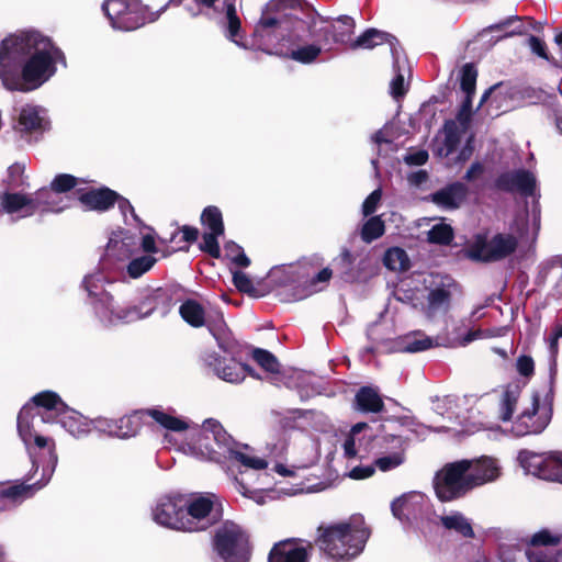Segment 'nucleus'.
<instances>
[{
    "label": "nucleus",
    "mask_w": 562,
    "mask_h": 562,
    "mask_svg": "<svg viewBox=\"0 0 562 562\" xmlns=\"http://www.w3.org/2000/svg\"><path fill=\"white\" fill-rule=\"evenodd\" d=\"M367 428L368 425L366 423H358L352 426L350 431L345 436L341 448L344 458L348 461L356 460L359 457L360 448L362 446L360 434Z\"/></svg>",
    "instance_id": "obj_42"
},
{
    "label": "nucleus",
    "mask_w": 562,
    "mask_h": 562,
    "mask_svg": "<svg viewBox=\"0 0 562 562\" xmlns=\"http://www.w3.org/2000/svg\"><path fill=\"white\" fill-rule=\"evenodd\" d=\"M383 263L389 270L395 272L406 271L411 267L408 255L400 247L389 248L384 254Z\"/></svg>",
    "instance_id": "obj_46"
},
{
    "label": "nucleus",
    "mask_w": 562,
    "mask_h": 562,
    "mask_svg": "<svg viewBox=\"0 0 562 562\" xmlns=\"http://www.w3.org/2000/svg\"><path fill=\"white\" fill-rule=\"evenodd\" d=\"M223 29L225 37L243 49H248L249 46L245 40L244 32L241 31V22L236 12L234 3L225 4V14L223 20Z\"/></svg>",
    "instance_id": "obj_32"
},
{
    "label": "nucleus",
    "mask_w": 562,
    "mask_h": 562,
    "mask_svg": "<svg viewBox=\"0 0 562 562\" xmlns=\"http://www.w3.org/2000/svg\"><path fill=\"white\" fill-rule=\"evenodd\" d=\"M224 258L238 268H247L250 265L244 249L234 241L224 245Z\"/></svg>",
    "instance_id": "obj_52"
},
{
    "label": "nucleus",
    "mask_w": 562,
    "mask_h": 562,
    "mask_svg": "<svg viewBox=\"0 0 562 562\" xmlns=\"http://www.w3.org/2000/svg\"><path fill=\"white\" fill-rule=\"evenodd\" d=\"M384 232L385 225L381 216H372L363 223L360 235L364 243L370 244L380 238Z\"/></svg>",
    "instance_id": "obj_48"
},
{
    "label": "nucleus",
    "mask_w": 562,
    "mask_h": 562,
    "mask_svg": "<svg viewBox=\"0 0 562 562\" xmlns=\"http://www.w3.org/2000/svg\"><path fill=\"white\" fill-rule=\"evenodd\" d=\"M437 346L434 338L422 331H412L398 337L394 342V350L397 352H420Z\"/></svg>",
    "instance_id": "obj_34"
},
{
    "label": "nucleus",
    "mask_w": 562,
    "mask_h": 562,
    "mask_svg": "<svg viewBox=\"0 0 562 562\" xmlns=\"http://www.w3.org/2000/svg\"><path fill=\"white\" fill-rule=\"evenodd\" d=\"M190 439L183 442L180 450L190 457L199 460H213L216 457L214 447L210 443V439L218 447H228L231 436L216 419L209 418L203 422L201 428L193 427L191 423Z\"/></svg>",
    "instance_id": "obj_10"
},
{
    "label": "nucleus",
    "mask_w": 562,
    "mask_h": 562,
    "mask_svg": "<svg viewBox=\"0 0 562 562\" xmlns=\"http://www.w3.org/2000/svg\"><path fill=\"white\" fill-rule=\"evenodd\" d=\"M374 472V465H358L348 472V476L352 480H363L372 476Z\"/></svg>",
    "instance_id": "obj_63"
},
{
    "label": "nucleus",
    "mask_w": 562,
    "mask_h": 562,
    "mask_svg": "<svg viewBox=\"0 0 562 562\" xmlns=\"http://www.w3.org/2000/svg\"><path fill=\"white\" fill-rule=\"evenodd\" d=\"M387 43L390 45V49L392 56L397 54V48L395 45V38L387 33L381 32L376 29H369L364 33H362L357 40L351 42L350 47L352 49L363 48L371 49L378 45H382Z\"/></svg>",
    "instance_id": "obj_37"
},
{
    "label": "nucleus",
    "mask_w": 562,
    "mask_h": 562,
    "mask_svg": "<svg viewBox=\"0 0 562 562\" xmlns=\"http://www.w3.org/2000/svg\"><path fill=\"white\" fill-rule=\"evenodd\" d=\"M561 541V535L559 533H552L551 531L547 529H542L538 532H536L531 538L529 543L531 546H551L557 544Z\"/></svg>",
    "instance_id": "obj_58"
},
{
    "label": "nucleus",
    "mask_w": 562,
    "mask_h": 562,
    "mask_svg": "<svg viewBox=\"0 0 562 562\" xmlns=\"http://www.w3.org/2000/svg\"><path fill=\"white\" fill-rule=\"evenodd\" d=\"M357 408L366 413H379L383 409V401L378 390L363 386L356 395Z\"/></svg>",
    "instance_id": "obj_41"
},
{
    "label": "nucleus",
    "mask_w": 562,
    "mask_h": 562,
    "mask_svg": "<svg viewBox=\"0 0 562 562\" xmlns=\"http://www.w3.org/2000/svg\"><path fill=\"white\" fill-rule=\"evenodd\" d=\"M337 25H333V30L327 27L321 29L324 32L325 38L331 33L333 40L336 43H347L355 29V21L347 15L337 19Z\"/></svg>",
    "instance_id": "obj_47"
},
{
    "label": "nucleus",
    "mask_w": 562,
    "mask_h": 562,
    "mask_svg": "<svg viewBox=\"0 0 562 562\" xmlns=\"http://www.w3.org/2000/svg\"><path fill=\"white\" fill-rule=\"evenodd\" d=\"M552 406L551 387L532 392L522 404L520 414L512 422L510 432L516 437L541 434L551 422Z\"/></svg>",
    "instance_id": "obj_7"
},
{
    "label": "nucleus",
    "mask_w": 562,
    "mask_h": 562,
    "mask_svg": "<svg viewBox=\"0 0 562 562\" xmlns=\"http://www.w3.org/2000/svg\"><path fill=\"white\" fill-rule=\"evenodd\" d=\"M36 400L55 409V424H59L72 437L83 438L92 431L91 419L69 408L55 392H41Z\"/></svg>",
    "instance_id": "obj_16"
},
{
    "label": "nucleus",
    "mask_w": 562,
    "mask_h": 562,
    "mask_svg": "<svg viewBox=\"0 0 562 562\" xmlns=\"http://www.w3.org/2000/svg\"><path fill=\"white\" fill-rule=\"evenodd\" d=\"M92 430L106 434L109 436L117 437V424L116 419H110L105 417H98L91 419Z\"/></svg>",
    "instance_id": "obj_59"
},
{
    "label": "nucleus",
    "mask_w": 562,
    "mask_h": 562,
    "mask_svg": "<svg viewBox=\"0 0 562 562\" xmlns=\"http://www.w3.org/2000/svg\"><path fill=\"white\" fill-rule=\"evenodd\" d=\"M203 361L220 379L229 383L243 381L247 373L252 375L251 370L247 366L238 363L233 359L226 362V359L221 358L216 352L205 353Z\"/></svg>",
    "instance_id": "obj_24"
},
{
    "label": "nucleus",
    "mask_w": 562,
    "mask_h": 562,
    "mask_svg": "<svg viewBox=\"0 0 562 562\" xmlns=\"http://www.w3.org/2000/svg\"><path fill=\"white\" fill-rule=\"evenodd\" d=\"M79 201L87 210L105 211L115 202L117 194L108 189H78Z\"/></svg>",
    "instance_id": "obj_31"
},
{
    "label": "nucleus",
    "mask_w": 562,
    "mask_h": 562,
    "mask_svg": "<svg viewBox=\"0 0 562 562\" xmlns=\"http://www.w3.org/2000/svg\"><path fill=\"white\" fill-rule=\"evenodd\" d=\"M516 370L522 376H531L535 371L533 359L526 355L519 356L516 360Z\"/></svg>",
    "instance_id": "obj_61"
},
{
    "label": "nucleus",
    "mask_w": 562,
    "mask_h": 562,
    "mask_svg": "<svg viewBox=\"0 0 562 562\" xmlns=\"http://www.w3.org/2000/svg\"><path fill=\"white\" fill-rule=\"evenodd\" d=\"M492 239L486 234H476L468 240L463 252L464 256L473 261L490 262L494 261V256L491 254Z\"/></svg>",
    "instance_id": "obj_35"
},
{
    "label": "nucleus",
    "mask_w": 562,
    "mask_h": 562,
    "mask_svg": "<svg viewBox=\"0 0 562 562\" xmlns=\"http://www.w3.org/2000/svg\"><path fill=\"white\" fill-rule=\"evenodd\" d=\"M7 182L8 190L0 195V204L8 214L22 218L40 211L61 212L64 210V206H57L54 201L45 199L52 195L47 189L38 190L31 195L14 191L24 186L23 167L21 165L9 167Z\"/></svg>",
    "instance_id": "obj_6"
},
{
    "label": "nucleus",
    "mask_w": 562,
    "mask_h": 562,
    "mask_svg": "<svg viewBox=\"0 0 562 562\" xmlns=\"http://www.w3.org/2000/svg\"><path fill=\"white\" fill-rule=\"evenodd\" d=\"M228 459L233 465L239 469V476L236 477V485L238 481L244 479V482L248 481L249 471H261L268 467V462L255 454L254 450L248 446L240 448L227 447Z\"/></svg>",
    "instance_id": "obj_27"
},
{
    "label": "nucleus",
    "mask_w": 562,
    "mask_h": 562,
    "mask_svg": "<svg viewBox=\"0 0 562 562\" xmlns=\"http://www.w3.org/2000/svg\"><path fill=\"white\" fill-rule=\"evenodd\" d=\"M562 338V323L557 325L551 335L549 336L548 338V342H549V350H550V355H551V358L554 359L557 357V353H558V342H559V339Z\"/></svg>",
    "instance_id": "obj_64"
},
{
    "label": "nucleus",
    "mask_w": 562,
    "mask_h": 562,
    "mask_svg": "<svg viewBox=\"0 0 562 562\" xmlns=\"http://www.w3.org/2000/svg\"><path fill=\"white\" fill-rule=\"evenodd\" d=\"M139 250V236L130 229L113 231L101 259L103 270L123 273L125 263Z\"/></svg>",
    "instance_id": "obj_11"
},
{
    "label": "nucleus",
    "mask_w": 562,
    "mask_h": 562,
    "mask_svg": "<svg viewBox=\"0 0 562 562\" xmlns=\"http://www.w3.org/2000/svg\"><path fill=\"white\" fill-rule=\"evenodd\" d=\"M434 486L437 497L442 502L457 499L471 491L468 459L443 465L435 476Z\"/></svg>",
    "instance_id": "obj_12"
},
{
    "label": "nucleus",
    "mask_w": 562,
    "mask_h": 562,
    "mask_svg": "<svg viewBox=\"0 0 562 562\" xmlns=\"http://www.w3.org/2000/svg\"><path fill=\"white\" fill-rule=\"evenodd\" d=\"M370 530L360 514L345 520L319 526L316 542L331 559L350 561L364 549Z\"/></svg>",
    "instance_id": "obj_5"
},
{
    "label": "nucleus",
    "mask_w": 562,
    "mask_h": 562,
    "mask_svg": "<svg viewBox=\"0 0 562 562\" xmlns=\"http://www.w3.org/2000/svg\"><path fill=\"white\" fill-rule=\"evenodd\" d=\"M512 234H495L491 237L494 261L504 259L513 254L518 245L517 236H524L528 231L527 213L519 214L510 226Z\"/></svg>",
    "instance_id": "obj_21"
},
{
    "label": "nucleus",
    "mask_w": 562,
    "mask_h": 562,
    "mask_svg": "<svg viewBox=\"0 0 562 562\" xmlns=\"http://www.w3.org/2000/svg\"><path fill=\"white\" fill-rule=\"evenodd\" d=\"M233 282L240 292L247 293L250 296L260 297L265 295V291L259 289V284H255V282L241 271H233Z\"/></svg>",
    "instance_id": "obj_51"
},
{
    "label": "nucleus",
    "mask_w": 562,
    "mask_h": 562,
    "mask_svg": "<svg viewBox=\"0 0 562 562\" xmlns=\"http://www.w3.org/2000/svg\"><path fill=\"white\" fill-rule=\"evenodd\" d=\"M465 133V130L458 124L456 121H448L443 126V140L442 146L437 148V153L441 157H448L454 151L460 143L461 134Z\"/></svg>",
    "instance_id": "obj_39"
},
{
    "label": "nucleus",
    "mask_w": 562,
    "mask_h": 562,
    "mask_svg": "<svg viewBox=\"0 0 562 562\" xmlns=\"http://www.w3.org/2000/svg\"><path fill=\"white\" fill-rule=\"evenodd\" d=\"M41 479L31 484L0 485V512L14 507L40 490Z\"/></svg>",
    "instance_id": "obj_30"
},
{
    "label": "nucleus",
    "mask_w": 562,
    "mask_h": 562,
    "mask_svg": "<svg viewBox=\"0 0 562 562\" xmlns=\"http://www.w3.org/2000/svg\"><path fill=\"white\" fill-rule=\"evenodd\" d=\"M222 516L220 498L214 494L186 496L187 532L203 531Z\"/></svg>",
    "instance_id": "obj_13"
},
{
    "label": "nucleus",
    "mask_w": 562,
    "mask_h": 562,
    "mask_svg": "<svg viewBox=\"0 0 562 562\" xmlns=\"http://www.w3.org/2000/svg\"><path fill=\"white\" fill-rule=\"evenodd\" d=\"M517 461L526 474L543 481L562 484V452H535L521 450Z\"/></svg>",
    "instance_id": "obj_15"
},
{
    "label": "nucleus",
    "mask_w": 562,
    "mask_h": 562,
    "mask_svg": "<svg viewBox=\"0 0 562 562\" xmlns=\"http://www.w3.org/2000/svg\"><path fill=\"white\" fill-rule=\"evenodd\" d=\"M394 517L401 521L417 522L429 520L432 516L430 499L423 493L412 491L394 499L391 504Z\"/></svg>",
    "instance_id": "obj_17"
},
{
    "label": "nucleus",
    "mask_w": 562,
    "mask_h": 562,
    "mask_svg": "<svg viewBox=\"0 0 562 562\" xmlns=\"http://www.w3.org/2000/svg\"><path fill=\"white\" fill-rule=\"evenodd\" d=\"M252 358L266 371L271 373L279 371V362L271 352L263 349H255Z\"/></svg>",
    "instance_id": "obj_54"
},
{
    "label": "nucleus",
    "mask_w": 562,
    "mask_h": 562,
    "mask_svg": "<svg viewBox=\"0 0 562 562\" xmlns=\"http://www.w3.org/2000/svg\"><path fill=\"white\" fill-rule=\"evenodd\" d=\"M465 194V186L456 182L431 194V201L442 209H457L464 200Z\"/></svg>",
    "instance_id": "obj_36"
},
{
    "label": "nucleus",
    "mask_w": 562,
    "mask_h": 562,
    "mask_svg": "<svg viewBox=\"0 0 562 562\" xmlns=\"http://www.w3.org/2000/svg\"><path fill=\"white\" fill-rule=\"evenodd\" d=\"M183 321L192 327L206 326L217 341L218 347L227 355H234L237 344L218 311L206 313L203 306L194 300L184 301L179 308Z\"/></svg>",
    "instance_id": "obj_9"
},
{
    "label": "nucleus",
    "mask_w": 562,
    "mask_h": 562,
    "mask_svg": "<svg viewBox=\"0 0 562 562\" xmlns=\"http://www.w3.org/2000/svg\"><path fill=\"white\" fill-rule=\"evenodd\" d=\"M50 127L47 110L41 105L27 103L18 113L16 128L22 133H44Z\"/></svg>",
    "instance_id": "obj_25"
},
{
    "label": "nucleus",
    "mask_w": 562,
    "mask_h": 562,
    "mask_svg": "<svg viewBox=\"0 0 562 562\" xmlns=\"http://www.w3.org/2000/svg\"><path fill=\"white\" fill-rule=\"evenodd\" d=\"M201 221L206 229L205 232L224 233L222 213L216 206L206 207L201 215Z\"/></svg>",
    "instance_id": "obj_49"
},
{
    "label": "nucleus",
    "mask_w": 562,
    "mask_h": 562,
    "mask_svg": "<svg viewBox=\"0 0 562 562\" xmlns=\"http://www.w3.org/2000/svg\"><path fill=\"white\" fill-rule=\"evenodd\" d=\"M64 52L35 29L18 30L0 41V81L8 91L31 92L49 81Z\"/></svg>",
    "instance_id": "obj_1"
},
{
    "label": "nucleus",
    "mask_w": 562,
    "mask_h": 562,
    "mask_svg": "<svg viewBox=\"0 0 562 562\" xmlns=\"http://www.w3.org/2000/svg\"><path fill=\"white\" fill-rule=\"evenodd\" d=\"M477 72L473 65L467 64L461 70V89L465 95H473L475 92Z\"/></svg>",
    "instance_id": "obj_55"
},
{
    "label": "nucleus",
    "mask_w": 562,
    "mask_h": 562,
    "mask_svg": "<svg viewBox=\"0 0 562 562\" xmlns=\"http://www.w3.org/2000/svg\"><path fill=\"white\" fill-rule=\"evenodd\" d=\"M110 281L111 278L100 271L88 274L83 280L94 316L105 327L143 321L168 301L166 293L157 289L145 294L138 302L120 304L104 290V284Z\"/></svg>",
    "instance_id": "obj_4"
},
{
    "label": "nucleus",
    "mask_w": 562,
    "mask_h": 562,
    "mask_svg": "<svg viewBox=\"0 0 562 562\" xmlns=\"http://www.w3.org/2000/svg\"><path fill=\"white\" fill-rule=\"evenodd\" d=\"M155 263L156 258L151 255L133 256L125 263L124 272L119 274L124 278L126 273L130 278L137 279L149 271Z\"/></svg>",
    "instance_id": "obj_45"
},
{
    "label": "nucleus",
    "mask_w": 562,
    "mask_h": 562,
    "mask_svg": "<svg viewBox=\"0 0 562 562\" xmlns=\"http://www.w3.org/2000/svg\"><path fill=\"white\" fill-rule=\"evenodd\" d=\"M236 490L245 497L254 501L258 505H263L267 502V497L269 496V492L261 488H251L247 485V482L238 481L236 485Z\"/></svg>",
    "instance_id": "obj_56"
},
{
    "label": "nucleus",
    "mask_w": 562,
    "mask_h": 562,
    "mask_svg": "<svg viewBox=\"0 0 562 562\" xmlns=\"http://www.w3.org/2000/svg\"><path fill=\"white\" fill-rule=\"evenodd\" d=\"M167 5L158 11H151L139 0H104L101 9L110 25L117 31H134L146 23L158 20Z\"/></svg>",
    "instance_id": "obj_8"
},
{
    "label": "nucleus",
    "mask_w": 562,
    "mask_h": 562,
    "mask_svg": "<svg viewBox=\"0 0 562 562\" xmlns=\"http://www.w3.org/2000/svg\"><path fill=\"white\" fill-rule=\"evenodd\" d=\"M406 441L401 436H386L381 441L380 456L374 467L382 472L394 470L405 461Z\"/></svg>",
    "instance_id": "obj_22"
},
{
    "label": "nucleus",
    "mask_w": 562,
    "mask_h": 562,
    "mask_svg": "<svg viewBox=\"0 0 562 562\" xmlns=\"http://www.w3.org/2000/svg\"><path fill=\"white\" fill-rule=\"evenodd\" d=\"M424 282L429 285L424 311L426 316L432 319L448 311L451 299V284L449 279H443L439 276H429L428 279H424Z\"/></svg>",
    "instance_id": "obj_19"
},
{
    "label": "nucleus",
    "mask_w": 562,
    "mask_h": 562,
    "mask_svg": "<svg viewBox=\"0 0 562 562\" xmlns=\"http://www.w3.org/2000/svg\"><path fill=\"white\" fill-rule=\"evenodd\" d=\"M117 438L134 437L145 425L144 409H138L132 414L125 415L116 419Z\"/></svg>",
    "instance_id": "obj_43"
},
{
    "label": "nucleus",
    "mask_w": 562,
    "mask_h": 562,
    "mask_svg": "<svg viewBox=\"0 0 562 562\" xmlns=\"http://www.w3.org/2000/svg\"><path fill=\"white\" fill-rule=\"evenodd\" d=\"M268 278L277 286H289L301 281V267L299 265H282L270 270Z\"/></svg>",
    "instance_id": "obj_38"
},
{
    "label": "nucleus",
    "mask_w": 562,
    "mask_h": 562,
    "mask_svg": "<svg viewBox=\"0 0 562 562\" xmlns=\"http://www.w3.org/2000/svg\"><path fill=\"white\" fill-rule=\"evenodd\" d=\"M284 0L270 1L262 11L254 36L258 43L267 48H276V53L286 56L301 64H312L323 50L319 41L305 43L297 33L303 27L301 21L291 22L285 9Z\"/></svg>",
    "instance_id": "obj_3"
},
{
    "label": "nucleus",
    "mask_w": 562,
    "mask_h": 562,
    "mask_svg": "<svg viewBox=\"0 0 562 562\" xmlns=\"http://www.w3.org/2000/svg\"><path fill=\"white\" fill-rule=\"evenodd\" d=\"M472 113V95H465V99L462 102V105L460 108V111L458 113L456 121L458 124H460L463 130L468 128V124L471 119Z\"/></svg>",
    "instance_id": "obj_60"
},
{
    "label": "nucleus",
    "mask_w": 562,
    "mask_h": 562,
    "mask_svg": "<svg viewBox=\"0 0 562 562\" xmlns=\"http://www.w3.org/2000/svg\"><path fill=\"white\" fill-rule=\"evenodd\" d=\"M496 186L504 191L518 192L525 196H535L537 181L531 172L516 170L501 175Z\"/></svg>",
    "instance_id": "obj_28"
},
{
    "label": "nucleus",
    "mask_w": 562,
    "mask_h": 562,
    "mask_svg": "<svg viewBox=\"0 0 562 562\" xmlns=\"http://www.w3.org/2000/svg\"><path fill=\"white\" fill-rule=\"evenodd\" d=\"M83 183V180L80 178H76L68 173L57 175L50 183V190H47L52 195L45 198L46 200L54 201V204L60 206L57 202V194L68 192L71 189H79V186ZM64 210L67 205H63Z\"/></svg>",
    "instance_id": "obj_44"
},
{
    "label": "nucleus",
    "mask_w": 562,
    "mask_h": 562,
    "mask_svg": "<svg viewBox=\"0 0 562 562\" xmlns=\"http://www.w3.org/2000/svg\"><path fill=\"white\" fill-rule=\"evenodd\" d=\"M394 63L393 68L396 71L395 77L392 79L390 83V93L394 99H400L404 97L407 91L405 83V74L402 71V65L398 53L393 56Z\"/></svg>",
    "instance_id": "obj_50"
},
{
    "label": "nucleus",
    "mask_w": 562,
    "mask_h": 562,
    "mask_svg": "<svg viewBox=\"0 0 562 562\" xmlns=\"http://www.w3.org/2000/svg\"><path fill=\"white\" fill-rule=\"evenodd\" d=\"M335 260L341 269V278L347 282L367 279L374 271V263L369 254H366L353 267V256L351 251L348 248H342Z\"/></svg>",
    "instance_id": "obj_26"
},
{
    "label": "nucleus",
    "mask_w": 562,
    "mask_h": 562,
    "mask_svg": "<svg viewBox=\"0 0 562 562\" xmlns=\"http://www.w3.org/2000/svg\"><path fill=\"white\" fill-rule=\"evenodd\" d=\"M36 397L37 394L33 396L32 403L21 408L18 415V434L32 459L34 473L29 481L34 480L41 470L40 487H43L52 479L58 462L56 442L52 436L55 409Z\"/></svg>",
    "instance_id": "obj_2"
},
{
    "label": "nucleus",
    "mask_w": 562,
    "mask_h": 562,
    "mask_svg": "<svg viewBox=\"0 0 562 562\" xmlns=\"http://www.w3.org/2000/svg\"><path fill=\"white\" fill-rule=\"evenodd\" d=\"M311 551V543L303 540L288 539L273 546L268 562H308Z\"/></svg>",
    "instance_id": "obj_23"
},
{
    "label": "nucleus",
    "mask_w": 562,
    "mask_h": 562,
    "mask_svg": "<svg viewBox=\"0 0 562 562\" xmlns=\"http://www.w3.org/2000/svg\"><path fill=\"white\" fill-rule=\"evenodd\" d=\"M453 238V231L446 223L434 225L428 232V240L434 244H449Z\"/></svg>",
    "instance_id": "obj_53"
},
{
    "label": "nucleus",
    "mask_w": 562,
    "mask_h": 562,
    "mask_svg": "<svg viewBox=\"0 0 562 562\" xmlns=\"http://www.w3.org/2000/svg\"><path fill=\"white\" fill-rule=\"evenodd\" d=\"M521 387L514 383L504 386L498 393V418L504 422H510L520 403Z\"/></svg>",
    "instance_id": "obj_33"
},
{
    "label": "nucleus",
    "mask_w": 562,
    "mask_h": 562,
    "mask_svg": "<svg viewBox=\"0 0 562 562\" xmlns=\"http://www.w3.org/2000/svg\"><path fill=\"white\" fill-rule=\"evenodd\" d=\"M151 517L161 527L187 532L186 496L167 495L160 497L151 509Z\"/></svg>",
    "instance_id": "obj_18"
},
{
    "label": "nucleus",
    "mask_w": 562,
    "mask_h": 562,
    "mask_svg": "<svg viewBox=\"0 0 562 562\" xmlns=\"http://www.w3.org/2000/svg\"><path fill=\"white\" fill-rule=\"evenodd\" d=\"M223 234L212 233V232H204L202 236V241L200 244V248L207 252L213 258H220L221 257V248L217 241V237L222 236Z\"/></svg>",
    "instance_id": "obj_57"
},
{
    "label": "nucleus",
    "mask_w": 562,
    "mask_h": 562,
    "mask_svg": "<svg viewBox=\"0 0 562 562\" xmlns=\"http://www.w3.org/2000/svg\"><path fill=\"white\" fill-rule=\"evenodd\" d=\"M468 474L472 488L497 481L503 474L498 459L491 456H481L468 459Z\"/></svg>",
    "instance_id": "obj_20"
},
{
    "label": "nucleus",
    "mask_w": 562,
    "mask_h": 562,
    "mask_svg": "<svg viewBox=\"0 0 562 562\" xmlns=\"http://www.w3.org/2000/svg\"><path fill=\"white\" fill-rule=\"evenodd\" d=\"M440 522L445 529L454 531L464 538L474 537V531L470 520L459 512H451L440 516Z\"/></svg>",
    "instance_id": "obj_40"
},
{
    "label": "nucleus",
    "mask_w": 562,
    "mask_h": 562,
    "mask_svg": "<svg viewBox=\"0 0 562 562\" xmlns=\"http://www.w3.org/2000/svg\"><path fill=\"white\" fill-rule=\"evenodd\" d=\"M382 198V192L380 189L374 190L363 202L362 204V214L364 216H369L373 214L378 207Z\"/></svg>",
    "instance_id": "obj_62"
},
{
    "label": "nucleus",
    "mask_w": 562,
    "mask_h": 562,
    "mask_svg": "<svg viewBox=\"0 0 562 562\" xmlns=\"http://www.w3.org/2000/svg\"><path fill=\"white\" fill-rule=\"evenodd\" d=\"M144 416L145 425H157L168 431L181 432L191 429L190 420L179 417L161 406L144 409Z\"/></svg>",
    "instance_id": "obj_29"
},
{
    "label": "nucleus",
    "mask_w": 562,
    "mask_h": 562,
    "mask_svg": "<svg viewBox=\"0 0 562 562\" xmlns=\"http://www.w3.org/2000/svg\"><path fill=\"white\" fill-rule=\"evenodd\" d=\"M214 550L223 562H248L249 542L244 530L234 522H225L216 530Z\"/></svg>",
    "instance_id": "obj_14"
}]
</instances>
